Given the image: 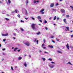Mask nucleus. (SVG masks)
Instances as JSON below:
<instances>
[{"label":"nucleus","instance_id":"obj_38","mask_svg":"<svg viewBox=\"0 0 73 73\" xmlns=\"http://www.w3.org/2000/svg\"><path fill=\"white\" fill-rule=\"evenodd\" d=\"M44 45H45V44H43L42 45V46H44Z\"/></svg>","mask_w":73,"mask_h":73},{"label":"nucleus","instance_id":"obj_40","mask_svg":"<svg viewBox=\"0 0 73 73\" xmlns=\"http://www.w3.org/2000/svg\"><path fill=\"white\" fill-rule=\"evenodd\" d=\"M39 21H40V22H41V23H42V21H41V20H39Z\"/></svg>","mask_w":73,"mask_h":73},{"label":"nucleus","instance_id":"obj_63","mask_svg":"<svg viewBox=\"0 0 73 73\" xmlns=\"http://www.w3.org/2000/svg\"><path fill=\"white\" fill-rule=\"evenodd\" d=\"M54 25H56V24H54Z\"/></svg>","mask_w":73,"mask_h":73},{"label":"nucleus","instance_id":"obj_59","mask_svg":"<svg viewBox=\"0 0 73 73\" xmlns=\"http://www.w3.org/2000/svg\"><path fill=\"white\" fill-rule=\"evenodd\" d=\"M62 1V0H60V1Z\"/></svg>","mask_w":73,"mask_h":73},{"label":"nucleus","instance_id":"obj_42","mask_svg":"<svg viewBox=\"0 0 73 73\" xmlns=\"http://www.w3.org/2000/svg\"><path fill=\"white\" fill-rule=\"evenodd\" d=\"M21 23H24V21H23L21 20Z\"/></svg>","mask_w":73,"mask_h":73},{"label":"nucleus","instance_id":"obj_17","mask_svg":"<svg viewBox=\"0 0 73 73\" xmlns=\"http://www.w3.org/2000/svg\"><path fill=\"white\" fill-rule=\"evenodd\" d=\"M17 16L19 18H20V15L18 14L17 15Z\"/></svg>","mask_w":73,"mask_h":73},{"label":"nucleus","instance_id":"obj_18","mask_svg":"<svg viewBox=\"0 0 73 73\" xmlns=\"http://www.w3.org/2000/svg\"><path fill=\"white\" fill-rule=\"evenodd\" d=\"M64 22L65 23H66V24H67V23H66V22L65 19H64Z\"/></svg>","mask_w":73,"mask_h":73},{"label":"nucleus","instance_id":"obj_24","mask_svg":"<svg viewBox=\"0 0 73 73\" xmlns=\"http://www.w3.org/2000/svg\"><path fill=\"white\" fill-rule=\"evenodd\" d=\"M36 42L37 44H38V40H36Z\"/></svg>","mask_w":73,"mask_h":73},{"label":"nucleus","instance_id":"obj_33","mask_svg":"<svg viewBox=\"0 0 73 73\" xmlns=\"http://www.w3.org/2000/svg\"><path fill=\"white\" fill-rule=\"evenodd\" d=\"M21 29L22 31H24V29L23 28H21Z\"/></svg>","mask_w":73,"mask_h":73},{"label":"nucleus","instance_id":"obj_37","mask_svg":"<svg viewBox=\"0 0 73 73\" xmlns=\"http://www.w3.org/2000/svg\"><path fill=\"white\" fill-rule=\"evenodd\" d=\"M44 53H47V54H48V52H47L46 51H44Z\"/></svg>","mask_w":73,"mask_h":73},{"label":"nucleus","instance_id":"obj_56","mask_svg":"<svg viewBox=\"0 0 73 73\" xmlns=\"http://www.w3.org/2000/svg\"><path fill=\"white\" fill-rule=\"evenodd\" d=\"M1 44H0V47H1Z\"/></svg>","mask_w":73,"mask_h":73},{"label":"nucleus","instance_id":"obj_13","mask_svg":"<svg viewBox=\"0 0 73 73\" xmlns=\"http://www.w3.org/2000/svg\"><path fill=\"white\" fill-rule=\"evenodd\" d=\"M57 52L58 53H62V52L58 50L57 51Z\"/></svg>","mask_w":73,"mask_h":73},{"label":"nucleus","instance_id":"obj_55","mask_svg":"<svg viewBox=\"0 0 73 73\" xmlns=\"http://www.w3.org/2000/svg\"><path fill=\"white\" fill-rule=\"evenodd\" d=\"M0 3H2V2H1V1H0Z\"/></svg>","mask_w":73,"mask_h":73},{"label":"nucleus","instance_id":"obj_53","mask_svg":"<svg viewBox=\"0 0 73 73\" xmlns=\"http://www.w3.org/2000/svg\"><path fill=\"white\" fill-rule=\"evenodd\" d=\"M70 32H71V33H72V32H73V31H70Z\"/></svg>","mask_w":73,"mask_h":73},{"label":"nucleus","instance_id":"obj_34","mask_svg":"<svg viewBox=\"0 0 73 73\" xmlns=\"http://www.w3.org/2000/svg\"><path fill=\"white\" fill-rule=\"evenodd\" d=\"M15 12H16V13H17V9H16V10H15Z\"/></svg>","mask_w":73,"mask_h":73},{"label":"nucleus","instance_id":"obj_45","mask_svg":"<svg viewBox=\"0 0 73 73\" xmlns=\"http://www.w3.org/2000/svg\"><path fill=\"white\" fill-rule=\"evenodd\" d=\"M42 51H41V50H39V52L40 53L41 52H42Z\"/></svg>","mask_w":73,"mask_h":73},{"label":"nucleus","instance_id":"obj_46","mask_svg":"<svg viewBox=\"0 0 73 73\" xmlns=\"http://www.w3.org/2000/svg\"><path fill=\"white\" fill-rule=\"evenodd\" d=\"M56 9H53L52 10V11H56Z\"/></svg>","mask_w":73,"mask_h":73},{"label":"nucleus","instance_id":"obj_60","mask_svg":"<svg viewBox=\"0 0 73 73\" xmlns=\"http://www.w3.org/2000/svg\"><path fill=\"white\" fill-rule=\"evenodd\" d=\"M14 12H15V11H13L12 13H14Z\"/></svg>","mask_w":73,"mask_h":73},{"label":"nucleus","instance_id":"obj_7","mask_svg":"<svg viewBox=\"0 0 73 73\" xmlns=\"http://www.w3.org/2000/svg\"><path fill=\"white\" fill-rule=\"evenodd\" d=\"M25 44H26V45H27V46H29V43H24Z\"/></svg>","mask_w":73,"mask_h":73},{"label":"nucleus","instance_id":"obj_51","mask_svg":"<svg viewBox=\"0 0 73 73\" xmlns=\"http://www.w3.org/2000/svg\"><path fill=\"white\" fill-rule=\"evenodd\" d=\"M58 5V3H57L56 4V5L57 6V5Z\"/></svg>","mask_w":73,"mask_h":73},{"label":"nucleus","instance_id":"obj_19","mask_svg":"<svg viewBox=\"0 0 73 73\" xmlns=\"http://www.w3.org/2000/svg\"><path fill=\"white\" fill-rule=\"evenodd\" d=\"M66 18H68V17H69V15H67L66 16Z\"/></svg>","mask_w":73,"mask_h":73},{"label":"nucleus","instance_id":"obj_2","mask_svg":"<svg viewBox=\"0 0 73 73\" xmlns=\"http://www.w3.org/2000/svg\"><path fill=\"white\" fill-rule=\"evenodd\" d=\"M44 9H42L40 11V12H41V14H44V12H44Z\"/></svg>","mask_w":73,"mask_h":73},{"label":"nucleus","instance_id":"obj_58","mask_svg":"<svg viewBox=\"0 0 73 73\" xmlns=\"http://www.w3.org/2000/svg\"><path fill=\"white\" fill-rule=\"evenodd\" d=\"M13 38H14V39H16V38H15V37H14Z\"/></svg>","mask_w":73,"mask_h":73},{"label":"nucleus","instance_id":"obj_9","mask_svg":"<svg viewBox=\"0 0 73 73\" xmlns=\"http://www.w3.org/2000/svg\"><path fill=\"white\" fill-rule=\"evenodd\" d=\"M53 66V65H52V64H50V65L49 66L50 67V68H53L54 66Z\"/></svg>","mask_w":73,"mask_h":73},{"label":"nucleus","instance_id":"obj_50","mask_svg":"<svg viewBox=\"0 0 73 73\" xmlns=\"http://www.w3.org/2000/svg\"><path fill=\"white\" fill-rule=\"evenodd\" d=\"M51 63H52V64L54 63V62H51Z\"/></svg>","mask_w":73,"mask_h":73},{"label":"nucleus","instance_id":"obj_62","mask_svg":"<svg viewBox=\"0 0 73 73\" xmlns=\"http://www.w3.org/2000/svg\"><path fill=\"white\" fill-rule=\"evenodd\" d=\"M53 20H56V19H53Z\"/></svg>","mask_w":73,"mask_h":73},{"label":"nucleus","instance_id":"obj_20","mask_svg":"<svg viewBox=\"0 0 73 73\" xmlns=\"http://www.w3.org/2000/svg\"><path fill=\"white\" fill-rule=\"evenodd\" d=\"M56 40H57V41H60V39H57V38H56Z\"/></svg>","mask_w":73,"mask_h":73},{"label":"nucleus","instance_id":"obj_12","mask_svg":"<svg viewBox=\"0 0 73 73\" xmlns=\"http://www.w3.org/2000/svg\"><path fill=\"white\" fill-rule=\"evenodd\" d=\"M50 48H53V46H50L49 45L48 46Z\"/></svg>","mask_w":73,"mask_h":73},{"label":"nucleus","instance_id":"obj_29","mask_svg":"<svg viewBox=\"0 0 73 73\" xmlns=\"http://www.w3.org/2000/svg\"><path fill=\"white\" fill-rule=\"evenodd\" d=\"M11 70H13V67L12 66H11Z\"/></svg>","mask_w":73,"mask_h":73},{"label":"nucleus","instance_id":"obj_64","mask_svg":"<svg viewBox=\"0 0 73 73\" xmlns=\"http://www.w3.org/2000/svg\"><path fill=\"white\" fill-rule=\"evenodd\" d=\"M31 18H32V19H35V18H33V17H31Z\"/></svg>","mask_w":73,"mask_h":73},{"label":"nucleus","instance_id":"obj_10","mask_svg":"<svg viewBox=\"0 0 73 73\" xmlns=\"http://www.w3.org/2000/svg\"><path fill=\"white\" fill-rule=\"evenodd\" d=\"M18 49V48L16 47L14 49V51H15V52H16V50Z\"/></svg>","mask_w":73,"mask_h":73},{"label":"nucleus","instance_id":"obj_27","mask_svg":"<svg viewBox=\"0 0 73 73\" xmlns=\"http://www.w3.org/2000/svg\"><path fill=\"white\" fill-rule=\"evenodd\" d=\"M34 39H35V40H34V42H36V40H37V39L36 38H35Z\"/></svg>","mask_w":73,"mask_h":73},{"label":"nucleus","instance_id":"obj_31","mask_svg":"<svg viewBox=\"0 0 73 73\" xmlns=\"http://www.w3.org/2000/svg\"><path fill=\"white\" fill-rule=\"evenodd\" d=\"M5 19L6 20H7V21H8V20H9V19Z\"/></svg>","mask_w":73,"mask_h":73},{"label":"nucleus","instance_id":"obj_8","mask_svg":"<svg viewBox=\"0 0 73 73\" xmlns=\"http://www.w3.org/2000/svg\"><path fill=\"white\" fill-rule=\"evenodd\" d=\"M66 46L67 49H68V50H69V44H67L66 45Z\"/></svg>","mask_w":73,"mask_h":73},{"label":"nucleus","instance_id":"obj_54","mask_svg":"<svg viewBox=\"0 0 73 73\" xmlns=\"http://www.w3.org/2000/svg\"><path fill=\"white\" fill-rule=\"evenodd\" d=\"M29 57H31V55H29Z\"/></svg>","mask_w":73,"mask_h":73},{"label":"nucleus","instance_id":"obj_30","mask_svg":"<svg viewBox=\"0 0 73 73\" xmlns=\"http://www.w3.org/2000/svg\"><path fill=\"white\" fill-rule=\"evenodd\" d=\"M70 8H72V10L73 9V6H70Z\"/></svg>","mask_w":73,"mask_h":73},{"label":"nucleus","instance_id":"obj_28","mask_svg":"<svg viewBox=\"0 0 73 73\" xmlns=\"http://www.w3.org/2000/svg\"><path fill=\"white\" fill-rule=\"evenodd\" d=\"M37 18H38V19H41V17H40V16H38V17H37Z\"/></svg>","mask_w":73,"mask_h":73},{"label":"nucleus","instance_id":"obj_16","mask_svg":"<svg viewBox=\"0 0 73 73\" xmlns=\"http://www.w3.org/2000/svg\"><path fill=\"white\" fill-rule=\"evenodd\" d=\"M48 60H49L50 61H52V58H50L48 59Z\"/></svg>","mask_w":73,"mask_h":73},{"label":"nucleus","instance_id":"obj_41","mask_svg":"<svg viewBox=\"0 0 73 73\" xmlns=\"http://www.w3.org/2000/svg\"><path fill=\"white\" fill-rule=\"evenodd\" d=\"M5 40H6L5 39H4L3 40V41H4V42L5 41Z\"/></svg>","mask_w":73,"mask_h":73},{"label":"nucleus","instance_id":"obj_21","mask_svg":"<svg viewBox=\"0 0 73 73\" xmlns=\"http://www.w3.org/2000/svg\"><path fill=\"white\" fill-rule=\"evenodd\" d=\"M70 64V65H72V64L70 63V62H69L68 63H67V64Z\"/></svg>","mask_w":73,"mask_h":73},{"label":"nucleus","instance_id":"obj_6","mask_svg":"<svg viewBox=\"0 0 73 73\" xmlns=\"http://www.w3.org/2000/svg\"><path fill=\"white\" fill-rule=\"evenodd\" d=\"M38 2H39V1L38 0V1H34V4H35V3H38Z\"/></svg>","mask_w":73,"mask_h":73},{"label":"nucleus","instance_id":"obj_23","mask_svg":"<svg viewBox=\"0 0 73 73\" xmlns=\"http://www.w3.org/2000/svg\"><path fill=\"white\" fill-rule=\"evenodd\" d=\"M8 2L9 4H11V1L10 0H8Z\"/></svg>","mask_w":73,"mask_h":73},{"label":"nucleus","instance_id":"obj_11","mask_svg":"<svg viewBox=\"0 0 73 73\" xmlns=\"http://www.w3.org/2000/svg\"><path fill=\"white\" fill-rule=\"evenodd\" d=\"M22 59V57H20L18 58L19 60H21Z\"/></svg>","mask_w":73,"mask_h":73},{"label":"nucleus","instance_id":"obj_5","mask_svg":"<svg viewBox=\"0 0 73 73\" xmlns=\"http://www.w3.org/2000/svg\"><path fill=\"white\" fill-rule=\"evenodd\" d=\"M60 11L62 13H64V10L63 9H61L60 10Z\"/></svg>","mask_w":73,"mask_h":73},{"label":"nucleus","instance_id":"obj_43","mask_svg":"<svg viewBox=\"0 0 73 73\" xmlns=\"http://www.w3.org/2000/svg\"><path fill=\"white\" fill-rule=\"evenodd\" d=\"M13 35H14V36H16V33H14L13 34Z\"/></svg>","mask_w":73,"mask_h":73},{"label":"nucleus","instance_id":"obj_57","mask_svg":"<svg viewBox=\"0 0 73 73\" xmlns=\"http://www.w3.org/2000/svg\"><path fill=\"white\" fill-rule=\"evenodd\" d=\"M53 37H54V36H52L51 37V38H53Z\"/></svg>","mask_w":73,"mask_h":73},{"label":"nucleus","instance_id":"obj_49","mask_svg":"<svg viewBox=\"0 0 73 73\" xmlns=\"http://www.w3.org/2000/svg\"><path fill=\"white\" fill-rule=\"evenodd\" d=\"M52 42H54V43H55V42L54 41H53V40H52Z\"/></svg>","mask_w":73,"mask_h":73},{"label":"nucleus","instance_id":"obj_61","mask_svg":"<svg viewBox=\"0 0 73 73\" xmlns=\"http://www.w3.org/2000/svg\"><path fill=\"white\" fill-rule=\"evenodd\" d=\"M26 13H27V11L26 10Z\"/></svg>","mask_w":73,"mask_h":73},{"label":"nucleus","instance_id":"obj_52","mask_svg":"<svg viewBox=\"0 0 73 73\" xmlns=\"http://www.w3.org/2000/svg\"><path fill=\"white\" fill-rule=\"evenodd\" d=\"M54 19H56V16H55L54 17Z\"/></svg>","mask_w":73,"mask_h":73},{"label":"nucleus","instance_id":"obj_14","mask_svg":"<svg viewBox=\"0 0 73 73\" xmlns=\"http://www.w3.org/2000/svg\"><path fill=\"white\" fill-rule=\"evenodd\" d=\"M40 34H41V33H40V32H39L36 33V35H40Z\"/></svg>","mask_w":73,"mask_h":73},{"label":"nucleus","instance_id":"obj_4","mask_svg":"<svg viewBox=\"0 0 73 73\" xmlns=\"http://www.w3.org/2000/svg\"><path fill=\"white\" fill-rule=\"evenodd\" d=\"M2 35L3 36H8V33H7L6 34H2Z\"/></svg>","mask_w":73,"mask_h":73},{"label":"nucleus","instance_id":"obj_26","mask_svg":"<svg viewBox=\"0 0 73 73\" xmlns=\"http://www.w3.org/2000/svg\"><path fill=\"white\" fill-rule=\"evenodd\" d=\"M44 24H46V23H47V21H46L45 20L44 21Z\"/></svg>","mask_w":73,"mask_h":73},{"label":"nucleus","instance_id":"obj_48","mask_svg":"<svg viewBox=\"0 0 73 73\" xmlns=\"http://www.w3.org/2000/svg\"><path fill=\"white\" fill-rule=\"evenodd\" d=\"M17 51H18L19 52H20V49L18 50H17Z\"/></svg>","mask_w":73,"mask_h":73},{"label":"nucleus","instance_id":"obj_35","mask_svg":"<svg viewBox=\"0 0 73 73\" xmlns=\"http://www.w3.org/2000/svg\"><path fill=\"white\" fill-rule=\"evenodd\" d=\"M42 59L43 60V61H45V58H42Z\"/></svg>","mask_w":73,"mask_h":73},{"label":"nucleus","instance_id":"obj_22","mask_svg":"<svg viewBox=\"0 0 73 73\" xmlns=\"http://www.w3.org/2000/svg\"><path fill=\"white\" fill-rule=\"evenodd\" d=\"M43 41L44 43H45V39H43Z\"/></svg>","mask_w":73,"mask_h":73},{"label":"nucleus","instance_id":"obj_47","mask_svg":"<svg viewBox=\"0 0 73 73\" xmlns=\"http://www.w3.org/2000/svg\"><path fill=\"white\" fill-rule=\"evenodd\" d=\"M71 37L72 38L73 37V35H72L71 36Z\"/></svg>","mask_w":73,"mask_h":73},{"label":"nucleus","instance_id":"obj_36","mask_svg":"<svg viewBox=\"0 0 73 73\" xmlns=\"http://www.w3.org/2000/svg\"><path fill=\"white\" fill-rule=\"evenodd\" d=\"M45 28L46 30H48V28H47V27H46Z\"/></svg>","mask_w":73,"mask_h":73},{"label":"nucleus","instance_id":"obj_15","mask_svg":"<svg viewBox=\"0 0 73 73\" xmlns=\"http://www.w3.org/2000/svg\"><path fill=\"white\" fill-rule=\"evenodd\" d=\"M66 28L67 29V30L68 31H69V27H66Z\"/></svg>","mask_w":73,"mask_h":73},{"label":"nucleus","instance_id":"obj_25","mask_svg":"<svg viewBox=\"0 0 73 73\" xmlns=\"http://www.w3.org/2000/svg\"><path fill=\"white\" fill-rule=\"evenodd\" d=\"M24 66H25V67H27V64L25 63V64H24Z\"/></svg>","mask_w":73,"mask_h":73},{"label":"nucleus","instance_id":"obj_1","mask_svg":"<svg viewBox=\"0 0 73 73\" xmlns=\"http://www.w3.org/2000/svg\"><path fill=\"white\" fill-rule=\"evenodd\" d=\"M35 25H36V24H32L31 25V27L32 28L33 30H35L36 29V27H35Z\"/></svg>","mask_w":73,"mask_h":73},{"label":"nucleus","instance_id":"obj_39","mask_svg":"<svg viewBox=\"0 0 73 73\" xmlns=\"http://www.w3.org/2000/svg\"><path fill=\"white\" fill-rule=\"evenodd\" d=\"M42 48H43V49H46V47H44V46H43V47H42Z\"/></svg>","mask_w":73,"mask_h":73},{"label":"nucleus","instance_id":"obj_3","mask_svg":"<svg viewBox=\"0 0 73 73\" xmlns=\"http://www.w3.org/2000/svg\"><path fill=\"white\" fill-rule=\"evenodd\" d=\"M50 7H54V3H52L50 4Z\"/></svg>","mask_w":73,"mask_h":73},{"label":"nucleus","instance_id":"obj_32","mask_svg":"<svg viewBox=\"0 0 73 73\" xmlns=\"http://www.w3.org/2000/svg\"><path fill=\"white\" fill-rule=\"evenodd\" d=\"M28 3V0H26V4H27Z\"/></svg>","mask_w":73,"mask_h":73},{"label":"nucleus","instance_id":"obj_44","mask_svg":"<svg viewBox=\"0 0 73 73\" xmlns=\"http://www.w3.org/2000/svg\"><path fill=\"white\" fill-rule=\"evenodd\" d=\"M5 50V48H3L2 49L3 50Z\"/></svg>","mask_w":73,"mask_h":73}]
</instances>
